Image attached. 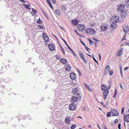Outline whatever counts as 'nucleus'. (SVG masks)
<instances>
[{
  "mask_svg": "<svg viewBox=\"0 0 129 129\" xmlns=\"http://www.w3.org/2000/svg\"><path fill=\"white\" fill-rule=\"evenodd\" d=\"M128 14V11L126 10H125L123 11L122 12H121L120 15L122 18H124L127 16Z\"/></svg>",
  "mask_w": 129,
  "mask_h": 129,
  "instance_id": "7",
  "label": "nucleus"
},
{
  "mask_svg": "<svg viewBox=\"0 0 129 129\" xmlns=\"http://www.w3.org/2000/svg\"><path fill=\"white\" fill-rule=\"evenodd\" d=\"M23 6L25 7V8L27 9H28V10H30L31 9L29 7V6L28 5L26 4H24Z\"/></svg>",
  "mask_w": 129,
  "mask_h": 129,
  "instance_id": "33",
  "label": "nucleus"
},
{
  "mask_svg": "<svg viewBox=\"0 0 129 129\" xmlns=\"http://www.w3.org/2000/svg\"><path fill=\"white\" fill-rule=\"evenodd\" d=\"M85 49L88 51V48L86 46H85Z\"/></svg>",
  "mask_w": 129,
  "mask_h": 129,
  "instance_id": "56",
  "label": "nucleus"
},
{
  "mask_svg": "<svg viewBox=\"0 0 129 129\" xmlns=\"http://www.w3.org/2000/svg\"><path fill=\"white\" fill-rule=\"evenodd\" d=\"M128 69V68L127 67H126L124 69V70H126Z\"/></svg>",
  "mask_w": 129,
  "mask_h": 129,
  "instance_id": "55",
  "label": "nucleus"
},
{
  "mask_svg": "<svg viewBox=\"0 0 129 129\" xmlns=\"http://www.w3.org/2000/svg\"><path fill=\"white\" fill-rule=\"evenodd\" d=\"M111 111L112 114L113 116H118V113L116 110L112 109Z\"/></svg>",
  "mask_w": 129,
  "mask_h": 129,
  "instance_id": "9",
  "label": "nucleus"
},
{
  "mask_svg": "<svg viewBox=\"0 0 129 129\" xmlns=\"http://www.w3.org/2000/svg\"><path fill=\"white\" fill-rule=\"evenodd\" d=\"M81 98V95H79L78 97L75 96H73L71 98V102L73 103H74L80 100Z\"/></svg>",
  "mask_w": 129,
  "mask_h": 129,
  "instance_id": "2",
  "label": "nucleus"
},
{
  "mask_svg": "<svg viewBox=\"0 0 129 129\" xmlns=\"http://www.w3.org/2000/svg\"><path fill=\"white\" fill-rule=\"evenodd\" d=\"M95 24L94 23H93L92 24H91L90 26L92 27H94L95 26Z\"/></svg>",
  "mask_w": 129,
  "mask_h": 129,
  "instance_id": "52",
  "label": "nucleus"
},
{
  "mask_svg": "<svg viewBox=\"0 0 129 129\" xmlns=\"http://www.w3.org/2000/svg\"><path fill=\"white\" fill-rule=\"evenodd\" d=\"M68 47V48L70 50H71L72 49L68 45V46H67Z\"/></svg>",
  "mask_w": 129,
  "mask_h": 129,
  "instance_id": "61",
  "label": "nucleus"
},
{
  "mask_svg": "<svg viewBox=\"0 0 129 129\" xmlns=\"http://www.w3.org/2000/svg\"><path fill=\"white\" fill-rule=\"evenodd\" d=\"M65 69L68 71H71V67L69 65H67L65 66Z\"/></svg>",
  "mask_w": 129,
  "mask_h": 129,
  "instance_id": "20",
  "label": "nucleus"
},
{
  "mask_svg": "<svg viewBox=\"0 0 129 129\" xmlns=\"http://www.w3.org/2000/svg\"><path fill=\"white\" fill-rule=\"evenodd\" d=\"M46 1L48 3V5L52 9H53V8L51 4V3L50 2L49 0H46Z\"/></svg>",
  "mask_w": 129,
  "mask_h": 129,
  "instance_id": "27",
  "label": "nucleus"
},
{
  "mask_svg": "<svg viewBox=\"0 0 129 129\" xmlns=\"http://www.w3.org/2000/svg\"><path fill=\"white\" fill-rule=\"evenodd\" d=\"M78 73H79V75L80 76H81V72L79 71V72Z\"/></svg>",
  "mask_w": 129,
  "mask_h": 129,
  "instance_id": "59",
  "label": "nucleus"
},
{
  "mask_svg": "<svg viewBox=\"0 0 129 129\" xmlns=\"http://www.w3.org/2000/svg\"><path fill=\"white\" fill-rule=\"evenodd\" d=\"M110 67L109 65L107 66L106 68L105 71V74H107V73L110 71Z\"/></svg>",
  "mask_w": 129,
  "mask_h": 129,
  "instance_id": "18",
  "label": "nucleus"
},
{
  "mask_svg": "<svg viewBox=\"0 0 129 129\" xmlns=\"http://www.w3.org/2000/svg\"><path fill=\"white\" fill-rule=\"evenodd\" d=\"M61 10L62 11H66L67 9V6H63L61 7Z\"/></svg>",
  "mask_w": 129,
  "mask_h": 129,
  "instance_id": "26",
  "label": "nucleus"
},
{
  "mask_svg": "<svg viewBox=\"0 0 129 129\" xmlns=\"http://www.w3.org/2000/svg\"><path fill=\"white\" fill-rule=\"evenodd\" d=\"M93 40H94V41L96 42H98L99 41L98 40V39L95 38H93Z\"/></svg>",
  "mask_w": 129,
  "mask_h": 129,
  "instance_id": "46",
  "label": "nucleus"
},
{
  "mask_svg": "<svg viewBox=\"0 0 129 129\" xmlns=\"http://www.w3.org/2000/svg\"><path fill=\"white\" fill-rule=\"evenodd\" d=\"M119 17L117 16H114L111 19V21L114 24L116 22H119Z\"/></svg>",
  "mask_w": 129,
  "mask_h": 129,
  "instance_id": "3",
  "label": "nucleus"
},
{
  "mask_svg": "<svg viewBox=\"0 0 129 129\" xmlns=\"http://www.w3.org/2000/svg\"><path fill=\"white\" fill-rule=\"evenodd\" d=\"M124 4L126 6L128 7L129 6V0L125 1Z\"/></svg>",
  "mask_w": 129,
  "mask_h": 129,
  "instance_id": "30",
  "label": "nucleus"
},
{
  "mask_svg": "<svg viewBox=\"0 0 129 129\" xmlns=\"http://www.w3.org/2000/svg\"><path fill=\"white\" fill-rule=\"evenodd\" d=\"M76 106L74 104H71L69 106V109L71 110H74L76 108Z\"/></svg>",
  "mask_w": 129,
  "mask_h": 129,
  "instance_id": "11",
  "label": "nucleus"
},
{
  "mask_svg": "<svg viewBox=\"0 0 129 129\" xmlns=\"http://www.w3.org/2000/svg\"><path fill=\"white\" fill-rule=\"evenodd\" d=\"M123 51V48L120 49L116 53V55L117 56H119L121 55L123 53L122 52Z\"/></svg>",
  "mask_w": 129,
  "mask_h": 129,
  "instance_id": "14",
  "label": "nucleus"
},
{
  "mask_svg": "<svg viewBox=\"0 0 129 129\" xmlns=\"http://www.w3.org/2000/svg\"><path fill=\"white\" fill-rule=\"evenodd\" d=\"M124 119L126 122H129V114L126 115L124 117Z\"/></svg>",
  "mask_w": 129,
  "mask_h": 129,
  "instance_id": "21",
  "label": "nucleus"
},
{
  "mask_svg": "<svg viewBox=\"0 0 129 129\" xmlns=\"http://www.w3.org/2000/svg\"><path fill=\"white\" fill-rule=\"evenodd\" d=\"M77 21L78 20H74L72 21V22L73 25H77L78 23Z\"/></svg>",
  "mask_w": 129,
  "mask_h": 129,
  "instance_id": "28",
  "label": "nucleus"
},
{
  "mask_svg": "<svg viewBox=\"0 0 129 129\" xmlns=\"http://www.w3.org/2000/svg\"><path fill=\"white\" fill-rule=\"evenodd\" d=\"M20 1L23 3H25L24 0H19Z\"/></svg>",
  "mask_w": 129,
  "mask_h": 129,
  "instance_id": "57",
  "label": "nucleus"
},
{
  "mask_svg": "<svg viewBox=\"0 0 129 129\" xmlns=\"http://www.w3.org/2000/svg\"><path fill=\"white\" fill-rule=\"evenodd\" d=\"M123 30L124 32L126 34L128 32L129 30V27L127 26H124L123 27Z\"/></svg>",
  "mask_w": 129,
  "mask_h": 129,
  "instance_id": "15",
  "label": "nucleus"
},
{
  "mask_svg": "<svg viewBox=\"0 0 129 129\" xmlns=\"http://www.w3.org/2000/svg\"><path fill=\"white\" fill-rule=\"evenodd\" d=\"M36 22L38 23L41 24L42 23V21H41L40 18H39L37 20Z\"/></svg>",
  "mask_w": 129,
  "mask_h": 129,
  "instance_id": "32",
  "label": "nucleus"
},
{
  "mask_svg": "<svg viewBox=\"0 0 129 129\" xmlns=\"http://www.w3.org/2000/svg\"><path fill=\"white\" fill-rule=\"evenodd\" d=\"M44 25H38L37 26V29H42L44 28Z\"/></svg>",
  "mask_w": 129,
  "mask_h": 129,
  "instance_id": "25",
  "label": "nucleus"
},
{
  "mask_svg": "<svg viewBox=\"0 0 129 129\" xmlns=\"http://www.w3.org/2000/svg\"><path fill=\"white\" fill-rule=\"evenodd\" d=\"M120 87L122 89H123V87H122V85L121 84H120Z\"/></svg>",
  "mask_w": 129,
  "mask_h": 129,
  "instance_id": "60",
  "label": "nucleus"
},
{
  "mask_svg": "<svg viewBox=\"0 0 129 129\" xmlns=\"http://www.w3.org/2000/svg\"><path fill=\"white\" fill-rule=\"evenodd\" d=\"M61 61L62 63L64 64H66L67 62V60L65 59H61Z\"/></svg>",
  "mask_w": 129,
  "mask_h": 129,
  "instance_id": "23",
  "label": "nucleus"
},
{
  "mask_svg": "<svg viewBox=\"0 0 129 129\" xmlns=\"http://www.w3.org/2000/svg\"><path fill=\"white\" fill-rule=\"evenodd\" d=\"M60 48L61 50L62 51V52L63 53V54H65V51L64 50L63 48V47L61 45H60Z\"/></svg>",
  "mask_w": 129,
  "mask_h": 129,
  "instance_id": "31",
  "label": "nucleus"
},
{
  "mask_svg": "<svg viewBox=\"0 0 129 129\" xmlns=\"http://www.w3.org/2000/svg\"><path fill=\"white\" fill-rule=\"evenodd\" d=\"M118 120L117 119H115V120L114 122V123H116L118 122Z\"/></svg>",
  "mask_w": 129,
  "mask_h": 129,
  "instance_id": "48",
  "label": "nucleus"
},
{
  "mask_svg": "<svg viewBox=\"0 0 129 129\" xmlns=\"http://www.w3.org/2000/svg\"><path fill=\"white\" fill-rule=\"evenodd\" d=\"M99 58L100 60L101 58V56L100 54H99Z\"/></svg>",
  "mask_w": 129,
  "mask_h": 129,
  "instance_id": "50",
  "label": "nucleus"
},
{
  "mask_svg": "<svg viewBox=\"0 0 129 129\" xmlns=\"http://www.w3.org/2000/svg\"><path fill=\"white\" fill-rule=\"evenodd\" d=\"M59 56L57 55L56 56V58H59Z\"/></svg>",
  "mask_w": 129,
  "mask_h": 129,
  "instance_id": "63",
  "label": "nucleus"
},
{
  "mask_svg": "<svg viewBox=\"0 0 129 129\" xmlns=\"http://www.w3.org/2000/svg\"><path fill=\"white\" fill-rule=\"evenodd\" d=\"M117 94V90L116 89H115V93H114V95L113 96V97L114 96H116V95Z\"/></svg>",
  "mask_w": 129,
  "mask_h": 129,
  "instance_id": "41",
  "label": "nucleus"
},
{
  "mask_svg": "<svg viewBox=\"0 0 129 129\" xmlns=\"http://www.w3.org/2000/svg\"><path fill=\"white\" fill-rule=\"evenodd\" d=\"M93 60L98 64V62L96 60V59H95L94 56H93Z\"/></svg>",
  "mask_w": 129,
  "mask_h": 129,
  "instance_id": "44",
  "label": "nucleus"
},
{
  "mask_svg": "<svg viewBox=\"0 0 129 129\" xmlns=\"http://www.w3.org/2000/svg\"><path fill=\"white\" fill-rule=\"evenodd\" d=\"M79 54L80 58L82 59L84 57V55L83 54V52L81 51H79Z\"/></svg>",
  "mask_w": 129,
  "mask_h": 129,
  "instance_id": "24",
  "label": "nucleus"
},
{
  "mask_svg": "<svg viewBox=\"0 0 129 129\" xmlns=\"http://www.w3.org/2000/svg\"><path fill=\"white\" fill-rule=\"evenodd\" d=\"M77 27L79 31H83L85 28L84 25L82 24L78 25Z\"/></svg>",
  "mask_w": 129,
  "mask_h": 129,
  "instance_id": "5",
  "label": "nucleus"
},
{
  "mask_svg": "<svg viewBox=\"0 0 129 129\" xmlns=\"http://www.w3.org/2000/svg\"><path fill=\"white\" fill-rule=\"evenodd\" d=\"M70 76L71 79L73 80H75L76 77V74L74 72L72 73Z\"/></svg>",
  "mask_w": 129,
  "mask_h": 129,
  "instance_id": "13",
  "label": "nucleus"
},
{
  "mask_svg": "<svg viewBox=\"0 0 129 129\" xmlns=\"http://www.w3.org/2000/svg\"><path fill=\"white\" fill-rule=\"evenodd\" d=\"M124 107L122 108L121 112V114H122L123 113L124 111Z\"/></svg>",
  "mask_w": 129,
  "mask_h": 129,
  "instance_id": "45",
  "label": "nucleus"
},
{
  "mask_svg": "<svg viewBox=\"0 0 129 129\" xmlns=\"http://www.w3.org/2000/svg\"><path fill=\"white\" fill-rule=\"evenodd\" d=\"M85 33L88 35H94L95 33V31L92 28H88L86 29Z\"/></svg>",
  "mask_w": 129,
  "mask_h": 129,
  "instance_id": "1",
  "label": "nucleus"
},
{
  "mask_svg": "<svg viewBox=\"0 0 129 129\" xmlns=\"http://www.w3.org/2000/svg\"><path fill=\"white\" fill-rule=\"evenodd\" d=\"M59 27H60L61 29V30H63V27H61V26H60Z\"/></svg>",
  "mask_w": 129,
  "mask_h": 129,
  "instance_id": "62",
  "label": "nucleus"
},
{
  "mask_svg": "<svg viewBox=\"0 0 129 129\" xmlns=\"http://www.w3.org/2000/svg\"><path fill=\"white\" fill-rule=\"evenodd\" d=\"M111 115V112H109L107 113V117H109Z\"/></svg>",
  "mask_w": 129,
  "mask_h": 129,
  "instance_id": "35",
  "label": "nucleus"
},
{
  "mask_svg": "<svg viewBox=\"0 0 129 129\" xmlns=\"http://www.w3.org/2000/svg\"><path fill=\"white\" fill-rule=\"evenodd\" d=\"M52 2V4H55L56 3V0H51Z\"/></svg>",
  "mask_w": 129,
  "mask_h": 129,
  "instance_id": "43",
  "label": "nucleus"
},
{
  "mask_svg": "<svg viewBox=\"0 0 129 129\" xmlns=\"http://www.w3.org/2000/svg\"><path fill=\"white\" fill-rule=\"evenodd\" d=\"M32 12L34 13V14H35L36 12V10L33 8H32Z\"/></svg>",
  "mask_w": 129,
  "mask_h": 129,
  "instance_id": "39",
  "label": "nucleus"
},
{
  "mask_svg": "<svg viewBox=\"0 0 129 129\" xmlns=\"http://www.w3.org/2000/svg\"><path fill=\"white\" fill-rule=\"evenodd\" d=\"M65 122L67 123H69L70 122V117L69 116H67L65 119Z\"/></svg>",
  "mask_w": 129,
  "mask_h": 129,
  "instance_id": "19",
  "label": "nucleus"
},
{
  "mask_svg": "<svg viewBox=\"0 0 129 129\" xmlns=\"http://www.w3.org/2000/svg\"><path fill=\"white\" fill-rule=\"evenodd\" d=\"M108 87L102 84L101 85V88L102 90H107V89Z\"/></svg>",
  "mask_w": 129,
  "mask_h": 129,
  "instance_id": "17",
  "label": "nucleus"
},
{
  "mask_svg": "<svg viewBox=\"0 0 129 129\" xmlns=\"http://www.w3.org/2000/svg\"><path fill=\"white\" fill-rule=\"evenodd\" d=\"M107 28V27L103 25H102L101 26V31H106Z\"/></svg>",
  "mask_w": 129,
  "mask_h": 129,
  "instance_id": "16",
  "label": "nucleus"
},
{
  "mask_svg": "<svg viewBox=\"0 0 129 129\" xmlns=\"http://www.w3.org/2000/svg\"><path fill=\"white\" fill-rule=\"evenodd\" d=\"M48 47L49 49L51 51H53L55 49V46L53 44H49Z\"/></svg>",
  "mask_w": 129,
  "mask_h": 129,
  "instance_id": "10",
  "label": "nucleus"
},
{
  "mask_svg": "<svg viewBox=\"0 0 129 129\" xmlns=\"http://www.w3.org/2000/svg\"><path fill=\"white\" fill-rule=\"evenodd\" d=\"M76 127V125L72 124L71 128V129H74Z\"/></svg>",
  "mask_w": 129,
  "mask_h": 129,
  "instance_id": "37",
  "label": "nucleus"
},
{
  "mask_svg": "<svg viewBox=\"0 0 129 129\" xmlns=\"http://www.w3.org/2000/svg\"><path fill=\"white\" fill-rule=\"evenodd\" d=\"M72 52V54H73L74 56H76V54L73 51V50L72 49L71 50H70Z\"/></svg>",
  "mask_w": 129,
  "mask_h": 129,
  "instance_id": "42",
  "label": "nucleus"
},
{
  "mask_svg": "<svg viewBox=\"0 0 129 129\" xmlns=\"http://www.w3.org/2000/svg\"><path fill=\"white\" fill-rule=\"evenodd\" d=\"M93 44H94L95 46V47H97V43L96 42H95Z\"/></svg>",
  "mask_w": 129,
  "mask_h": 129,
  "instance_id": "54",
  "label": "nucleus"
},
{
  "mask_svg": "<svg viewBox=\"0 0 129 129\" xmlns=\"http://www.w3.org/2000/svg\"><path fill=\"white\" fill-rule=\"evenodd\" d=\"M75 31L76 32V34H77V35H78L80 37H81L82 36H81V35H80L79 33H78L77 32V30H76Z\"/></svg>",
  "mask_w": 129,
  "mask_h": 129,
  "instance_id": "51",
  "label": "nucleus"
},
{
  "mask_svg": "<svg viewBox=\"0 0 129 129\" xmlns=\"http://www.w3.org/2000/svg\"><path fill=\"white\" fill-rule=\"evenodd\" d=\"M124 6L122 4H120L118 6L117 9L119 12H121L124 10Z\"/></svg>",
  "mask_w": 129,
  "mask_h": 129,
  "instance_id": "6",
  "label": "nucleus"
},
{
  "mask_svg": "<svg viewBox=\"0 0 129 129\" xmlns=\"http://www.w3.org/2000/svg\"><path fill=\"white\" fill-rule=\"evenodd\" d=\"M120 71H122V68L121 66L120 67Z\"/></svg>",
  "mask_w": 129,
  "mask_h": 129,
  "instance_id": "58",
  "label": "nucleus"
},
{
  "mask_svg": "<svg viewBox=\"0 0 129 129\" xmlns=\"http://www.w3.org/2000/svg\"><path fill=\"white\" fill-rule=\"evenodd\" d=\"M55 13L57 14L59 16L61 15V13L60 10L58 9H56L55 10Z\"/></svg>",
  "mask_w": 129,
  "mask_h": 129,
  "instance_id": "29",
  "label": "nucleus"
},
{
  "mask_svg": "<svg viewBox=\"0 0 129 129\" xmlns=\"http://www.w3.org/2000/svg\"><path fill=\"white\" fill-rule=\"evenodd\" d=\"M126 45H129V43L127 42L126 43Z\"/></svg>",
  "mask_w": 129,
  "mask_h": 129,
  "instance_id": "64",
  "label": "nucleus"
},
{
  "mask_svg": "<svg viewBox=\"0 0 129 129\" xmlns=\"http://www.w3.org/2000/svg\"><path fill=\"white\" fill-rule=\"evenodd\" d=\"M109 93V91L108 90H105L103 92V94L104 99L106 100L108 95Z\"/></svg>",
  "mask_w": 129,
  "mask_h": 129,
  "instance_id": "12",
  "label": "nucleus"
},
{
  "mask_svg": "<svg viewBox=\"0 0 129 129\" xmlns=\"http://www.w3.org/2000/svg\"><path fill=\"white\" fill-rule=\"evenodd\" d=\"M108 72L109 73V75L110 76H112L113 73V72L112 71H109V72Z\"/></svg>",
  "mask_w": 129,
  "mask_h": 129,
  "instance_id": "34",
  "label": "nucleus"
},
{
  "mask_svg": "<svg viewBox=\"0 0 129 129\" xmlns=\"http://www.w3.org/2000/svg\"><path fill=\"white\" fill-rule=\"evenodd\" d=\"M114 28V26L112 24H111L110 27V29L113 30Z\"/></svg>",
  "mask_w": 129,
  "mask_h": 129,
  "instance_id": "36",
  "label": "nucleus"
},
{
  "mask_svg": "<svg viewBox=\"0 0 129 129\" xmlns=\"http://www.w3.org/2000/svg\"><path fill=\"white\" fill-rule=\"evenodd\" d=\"M73 95H80V91H79L78 88H74L72 90V92Z\"/></svg>",
  "mask_w": 129,
  "mask_h": 129,
  "instance_id": "4",
  "label": "nucleus"
},
{
  "mask_svg": "<svg viewBox=\"0 0 129 129\" xmlns=\"http://www.w3.org/2000/svg\"><path fill=\"white\" fill-rule=\"evenodd\" d=\"M42 35L44 40L46 42H47L49 41V38L45 33H43Z\"/></svg>",
  "mask_w": 129,
  "mask_h": 129,
  "instance_id": "8",
  "label": "nucleus"
},
{
  "mask_svg": "<svg viewBox=\"0 0 129 129\" xmlns=\"http://www.w3.org/2000/svg\"><path fill=\"white\" fill-rule=\"evenodd\" d=\"M103 126L105 129H106V128H107L104 124H103Z\"/></svg>",
  "mask_w": 129,
  "mask_h": 129,
  "instance_id": "53",
  "label": "nucleus"
},
{
  "mask_svg": "<svg viewBox=\"0 0 129 129\" xmlns=\"http://www.w3.org/2000/svg\"><path fill=\"white\" fill-rule=\"evenodd\" d=\"M118 128L119 129H121V128H120L121 124L120 123H119V124H118Z\"/></svg>",
  "mask_w": 129,
  "mask_h": 129,
  "instance_id": "49",
  "label": "nucleus"
},
{
  "mask_svg": "<svg viewBox=\"0 0 129 129\" xmlns=\"http://www.w3.org/2000/svg\"><path fill=\"white\" fill-rule=\"evenodd\" d=\"M82 59L84 60V61L85 62H87V60L86 59L84 58V57Z\"/></svg>",
  "mask_w": 129,
  "mask_h": 129,
  "instance_id": "47",
  "label": "nucleus"
},
{
  "mask_svg": "<svg viewBox=\"0 0 129 129\" xmlns=\"http://www.w3.org/2000/svg\"><path fill=\"white\" fill-rule=\"evenodd\" d=\"M90 44V45L92 43L94 44L95 42L92 41V40H89Z\"/></svg>",
  "mask_w": 129,
  "mask_h": 129,
  "instance_id": "38",
  "label": "nucleus"
},
{
  "mask_svg": "<svg viewBox=\"0 0 129 129\" xmlns=\"http://www.w3.org/2000/svg\"><path fill=\"white\" fill-rule=\"evenodd\" d=\"M84 84L87 90L90 92H91L92 91V89L91 88H90L89 86L88 85L86 84V83H84Z\"/></svg>",
  "mask_w": 129,
  "mask_h": 129,
  "instance_id": "22",
  "label": "nucleus"
},
{
  "mask_svg": "<svg viewBox=\"0 0 129 129\" xmlns=\"http://www.w3.org/2000/svg\"><path fill=\"white\" fill-rule=\"evenodd\" d=\"M62 40H63V41L65 43L67 46H68V45L67 43L66 42V41L63 38H62Z\"/></svg>",
  "mask_w": 129,
  "mask_h": 129,
  "instance_id": "40",
  "label": "nucleus"
}]
</instances>
